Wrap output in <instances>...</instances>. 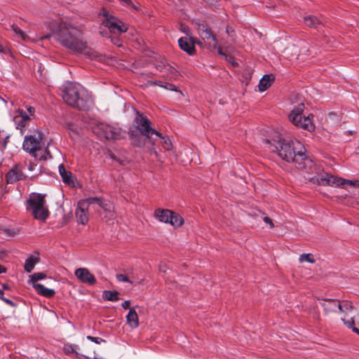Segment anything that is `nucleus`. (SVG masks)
Instances as JSON below:
<instances>
[{"label":"nucleus","mask_w":359,"mask_h":359,"mask_svg":"<svg viewBox=\"0 0 359 359\" xmlns=\"http://www.w3.org/2000/svg\"><path fill=\"white\" fill-rule=\"evenodd\" d=\"M52 32L41 39L53 36L55 41L63 47L76 53L84 54L90 59H98L100 54L89 48L84 37L83 27L72 20L59 18L49 24Z\"/></svg>","instance_id":"obj_1"},{"label":"nucleus","mask_w":359,"mask_h":359,"mask_svg":"<svg viewBox=\"0 0 359 359\" xmlns=\"http://www.w3.org/2000/svg\"><path fill=\"white\" fill-rule=\"evenodd\" d=\"M264 143L267 149L277 153L283 160L294 163L297 169L308 175L317 173L316 163L306 156L305 148L299 140L279 138L273 141L264 140Z\"/></svg>","instance_id":"obj_2"},{"label":"nucleus","mask_w":359,"mask_h":359,"mask_svg":"<svg viewBox=\"0 0 359 359\" xmlns=\"http://www.w3.org/2000/svg\"><path fill=\"white\" fill-rule=\"evenodd\" d=\"M62 98L69 106L86 109L91 101L88 91L77 83L68 82L63 86Z\"/></svg>","instance_id":"obj_3"},{"label":"nucleus","mask_w":359,"mask_h":359,"mask_svg":"<svg viewBox=\"0 0 359 359\" xmlns=\"http://www.w3.org/2000/svg\"><path fill=\"white\" fill-rule=\"evenodd\" d=\"M22 146L25 151L40 161L46 160L47 156H49V152L43 141V135L41 132L26 135Z\"/></svg>","instance_id":"obj_4"},{"label":"nucleus","mask_w":359,"mask_h":359,"mask_svg":"<svg viewBox=\"0 0 359 359\" xmlns=\"http://www.w3.org/2000/svg\"><path fill=\"white\" fill-rule=\"evenodd\" d=\"M26 209L34 219L45 222L50 212L45 196L41 194L32 193L26 201Z\"/></svg>","instance_id":"obj_5"},{"label":"nucleus","mask_w":359,"mask_h":359,"mask_svg":"<svg viewBox=\"0 0 359 359\" xmlns=\"http://www.w3.org/2000/svg\"><path fill=\"white\" fill-rule=\"evenodd\" d=\"M129 133L135 144H137L135 139L139 135H142L147 138H150V136L153 134L157 135V132L151 127L149 120L138 111L136 112V116L130 128Z\"/></svg>","instance_id":"obj_6"},{"label":"nucleus","mask_w":359,"mask_h":359,"mask_svg":"<svg viewBox=\"0 0 359 359\" xmlns=\"http://www.w3.org/2000/svg\"><path fill=\"white\" fill-rule=\"evenodd\" d=\"M307 178L313 183L322 186L328 185L342 188H348L349 187H359V180H348L328 173L320 176H308Z\"/></svg>","instance_id":"obj_7"},{"label":"nucleus","mask_w":359,"mask_h":359,"mask_svg":"<svg viewBox=\"0 0 359 359\" xmlns=\"http://www.w3.org/2000/svg\"><path fill=\"white\" fill-rule=\"evenodd\" d=\"M304 104L301 102L293 108L289 115V120L297 127L312 132L315 130V125L313 123V114L307 116H302L304 110Z\"/></svg>","instance_id":"obj_8"},{"label":"nucleus","mask_w":359,"mask_h":359,"mask_svg":"<svg viewBox=\"0 0 359 359\" xmlns=\"http://www.w3.org/2000/svg\"><path fill=\"white\" fill-rule=\"evenodd\" d=\"M93 133L100 139L118 140L123 137L121 129L114 125L99 123L93 128Z\"/></svg>","instance_id":"obj_9"},{"label":"nucleus","mask_w":359,"mask_h":359,"mask_svg":"<svg viewBox=\"0 0 359 359\" xmlns=\"http://www.w3.org/2000/svg\"><path fill=\"white\" fill-rule=\"evenodd\" d=\"M102 15L103 16L102 24L108 28L110 33L121 34L128 30V25L109 11H103Z\"/></svg>","instance_id":"obj_10"},{"label":"nucleus","mask_w":359,"mask_h":359,"mask_svg":"<svg viewBox=\"0 0 359 359\" xmlns=\"http://www.w3.org/2000/svg\"><path fill=\"white\" fill-rule=\"evenodd\" d=\"M198 32L203 41L211 40L212 42H208V46L211 51L217 49V53L219 55L228 57V55L222 51L221 46L218 44V40L215 35L212 33L211 29L205 24H200L198 26Z\"/></svg>","instance_id":"obj_11"},{"label":"nucleus","mask_w":359,"mask_h":359,"mask_svg":"<svg viewBox=\"0 0 359 359\" xmlns=\"http://www.w3.org/2000/svg\"><path fill=\"white\" fill-rule=\"evenodd\" d=\"M97 201V197L88 198L78 202L77 208L75 212L77 222L81 224H86L88 222V210L90 205Z\"/></svg>","instance_id":"obj_12"},{"label":"nucleus","mask_w":359,"mask_h":359,"mask_svg":"<svg viewBox=\"0 0 359 359\" xmlns=\"http://www.w3.org/2000/svg\"><path fill=\"white\" fill-rule=\"evenodd\" d=\"M158 220L168 223L175 228L181 226L184 223V219L180 215L169 210H158Z\"/></svg>","instance_id":"obj_13"},{"label":"nucleus","mask_w":359,"mask_h":359,"mask_svg":"<svg viewBox=\"0 0 359 359\" xmlns=\"http://www.w3.org/2000/svg\"><path fill=\"white\" fill-rule=\"evenodd\" d=\"M195 41H196V38L192 36L181 37L178 39V45L180 48L189 55H194L196 52Z\"/></svg>","instance_id":"obj_14"},{"label":"nucleus","mask_w":359,"mask_h":359,"mask_svg":"<svg viewBox=\"0 0 359 359\" xmlns=\"http://www.w3.org/2000/svg\"><path fill=\"white\" fill-rule=\"evenodd\" d=\"M74 275L79 281L88 285H93L96 283L95 276L86 268H79L76 269Z\"/></svg>","instance_id":"obj_15"},{"label":"nucleus","mask_w":359,"mask_h":359,"mask_svg":"<svg viewBox=\"0 0 359 359\" xmlns=\"http://www.w3.org/2000/svg\"><path fill=\"white\" fill-rule=\"evenodd\" d=\"M158 72L161 73L159 76L167 79H172L176 74L175 69L168 64L165 60H158Z\"/></svg>","instance_id":"obj_16"},{"label":"nucleus","mask_w":359,"mask_h":359,"mask_svg":"<svg viewBox=\"0 0 359 359\" xmlns=\"http://www.w3.org/2000/svg\"><path fill=\"white\" fill-rule=\"evenodd\" d=\"M83 357L86 359H100L96 353L94 346L88 343H83L81 352L79 353V358Z\"/></svg>","instance_id":"obj_17"},{"label":"nucleus","mask_w":359,"mask_h":359,"mask_svg":"<svg viewBox=\"0 0 359 359\" xmlns=\"http://www.w3.org/2000/svg\"><path fill=\"white\" fill-rule=\"evenodd\" d=\"M16 114L13 117V121L16 125V128H22L27 126L29 121V116L22 110L16 111Z\"/></svg>","instance_id":"obj_18"},{"label":"nucleus","mask_w":359,"mask_h":359,"mask_svg":"<svg viewBox=\"0 0 359 359\" xmlns=\"http://www.w3.org/2000/svg\"><path fill=\"white\" fill-rule=\"evenodd\" d=\"M6 177L8 183L13 184L22 180L24 178V174L21 169L16 165L7 173Z\"/></svg>","instance_id":"obj_19"},{"label":"nucleus","mask_w":359,"mask_h":359,"mask_svg":"<svg viewBox=\"0 0 359 359\" xmlns=\"http://www.w3.org/2000/svg\"><path fill=\"white\" fill-rule=\"evenodd\" d=\"M339 301L337 299H324L320 302V305L323 307L326 313H336L339 311Z\"/></svg>","instance_id":"obj_20"},{"label":"nucleus","mask_w":359,"mask_h":359,"mask_svg":"<svg viewBox=\"0 0 359 359\" xmlns=\"http://www.w3.org/2000/svg\"><path fill=\"white\" fill-rule=\"evenodd\" d=\"M33 287L35 289L38 294L48 298L53 297L55 294L54 290L47 288L40 283H34Z\"/></svg>","instance_id":"obj_21"},{"label":"nucleus","mask_w":359,"mask_h":359,"mask_svg":"<svg viewBox=\"0 0 359 359\" xmlns=\"http://www.w3.org/2000/svg\"><path fill=\"white\" fill-rule=\"evenodd\" d=\"M341 320L347 327L351 329L353 332L359 335V313L355 317V319L351 318L349 320H346L344 318H342Z\"/></svg>","instance_id":"obj_22"},{"label":"nucleus","mask_w":359,"mask_h":359,"mask_svg":"<svg viewBox=\"0 0 359 359\" xmlns=\"http://www.w3.org/2000/svg\"><path fill=\"white\" fill-rule=\"evenodd\" d=\"M127 323L132 329L137 328L139 325L138 316L135 310L130 309L128 315L126 316Z\"/></svg>","instance_id":"obj_23"},{"label":"nucleus","mask_w":359,"mask_h":359,"mask_svg":"<svg viewBox=\"0 0 359 359\" xmlns=\"http://www.w3.org/2000/svg\"><path fill=\"white\" fill-rule=\"evenodd\" d=\"M97 201H95L94 203H97L100 207H101L105 212H106V217H109V219H111L114 217V214L113 212V207L112 205L107 202L102 201L100 198H97Z\"/></svg>","instance_id":"obj_24"},{"label":"nucleus","mask_w":359,"mask_h":359,"mask_svg":"<svg viewBox=\"0 0 359 359\" xmlns=\"http://www.w3.org/2000/svg\"><path fill=\"white\" fill-rule=\"evenodd\" d=\"M274 77L272 74L264 75L259 81L258 86L259 91L263 92L267 90L271 86Z\"/></svg>","instance_id":"obj_25"},{"label":"nucleus","mask_w":359,"mask_h":359,"mask_svg":"<svg viewBox=\"0 0 359 359\" xmlns=\"http://www.w3.org/2000/svg\"><path fill=\"white\" fill-rule=\"evenodd\" d=\"M59 172L62 178V181L70 186H74V180L72 179V175L70 172L66 170L63 164L59 165Z\"/></svg>","instance_id":"obj_26"},{"label":"nucleus","mask_w":359,"mask_h":359,"mask_svg":"<svg viewBox=\"0 0 359 359\" xmlns=\"http://www.w3.org/2000/svg\"><path fill=\"white\" fill-rule=\"evenodd\" d=\"M304 23L310 27L316 29H318L322 26V22L316 16L308 15L304 18Z\"/></svg>","instance_id":"obj_27"},{"label":"nucleus","mask_w":359,"mask_h":359,"mask_svg":"<svg viewBox=\"0 0 359 359\" xmlns=\"http://www.w3.org/2000/svg\"><path fill=\"white\" fill-rule=\"evenodd\" d=\"M161 146L165 151H170L172 149V143L168 136H163L158 132V147Z\"/></svg>","instance_id":"obj_28"},{"label":"nucleus","mask_w":359,"mask_h":359,"mask_svg":"<svg viewBox=\"0 0 359 359\" xmlns=\"http://www.w3.org/2000/svg\"><path fill=\"white\" fill-rule=\"evenodd\" d=\"M353 309V303L348 300H343L341 302L339 301V311L341 313L347 315L349 312L352 311Z\"/></svg>","instance_id":"obj_29"},{"label":"nucleus","mask_w":359,"mask_h":359,"mask_svg":"<svg viewBox=\"0 0 359 359\" xmlns=\"http://www.w3.org/2000/svg\"><path fill=\"white\" fill-rule=\"evenodd\" d=\"M102 297L107 301L116 302L118 300V292L116 291L104 290Z\"/></svg>","instance_id":"obj_30"},{"label":"nucleus","mask_w":359,"mask_h":359,"mask_svg":"<svg viewBox=\"0 0 359 359\" xmlns=\"http://www.w3.org/2000/svg\"><path fill=\"white\" fill-rule=\"evenodd\" d=\"M38 263V258L35 257H30L26 259L25 263V270L29 273L34 268L35 264Z\"/></svg>","instance_id":"obj_31"},{"label":"nucleus","mask_w":359,"mask_h":359,"mask_svg":"<svg viewBox=\"0 0 359 359\" xmlns=\"http://www.w3.org/2000/svg\"><path fill=\"white\" fill-rule=\"evenodd\" d=\"M11 29L19 37L21 38L22 40L25 41H29L31 40L28 35L18 27L13 25L11 26Z\"/></svg>","instance_id":"obj_32"},{"label":"nucleus","mask_w":359,"mask_h":359,"mask_svg":"<svg viewBox=\"0 0 359 359\" xmlns=\"http://www.w3.org/2000/svg\"><path fill=\"white\" fill-rule=\"evenodd\" d=\"M64 351L66 354L69 353H75L76 356L79 358V352L78 350L79 349L77 345L74 344H65L64 346Z\"/></svg>","instance_id":"obj_33"},{"label":"nucleus","mask_w":359,"mask_h":359,"mask_svg":"<svg viewBox=\"0 0 359 359\" xmlns=\"http://www.w3.org/2000/svg\"><path fill=\"white\" fill-rule=\"evenodd\" d=\"M158 87L163 88L168 90L178 91L177 87L175 85L168 82L158 81ZM179 92L181 93L180 90H179Z\"/></svg>","instance_id":"obj_34"},{"label":"nucleus","mask_w":359,"mask_h":359,"mask_svg":"<svg viewBox=\"0 0 359 359\" xmlns=\"http://www.w3.org/2000/svg\"><path fill=\"white\" fill-rule=\"evenodd\" d=\"M46 277V275L42 272L34 273L32 276H30L29 283H32L33 285L36 283V281L44 279Z\"/></svg>","instance_id":"obj_35"},{"label":"nucleus","mask_w":359,"mask_h":359,"mask_svg":"<svg viewBox=\"0 0 359 359\" xmlns=\"http://www.w3.org/2000/svg\"><path fill=\"white\" fill-rule=\"evenodd\" d=\"M299 260L300 262H308L310 263H313L315 262L311 254H302L300 255Z\"/></svg>","instance_id":"obj_36"},{"label":"nucleus","mask_w":359,"mask_h":359,"mask_svg":"<svg viewBox=\"0 0 359 359\" xmlns=\"http://www.w3.org/2000/svg\"><path fill=\"white\" fill-rule=\"evenodd\" d=\"M226 34L231 37V41L233 42H234L235 39H234V36H235V31L234 29L230 27V26H227L226 28Z\"/></svg>","instance_id":"obj_37"},{"label":"nucleus","mask_w":359,"mask_h":359,"mask_svg":"<svg viewBox=\"0 0 359 359\" xmlns=\"http://www.w3.org/2000/svg\"><path fill=\"white\" fill-rule=\"evenodd\" d=\"M86 339L91 341H93L94 343H95L97 344H100L101 342H105V340H104L100 337H91V336H88L86 337Z\"/></svg>","instance_id":"obj_38"},{"label":"nucleus","mask_w":359,"mask_h":359,"mask_svg":"<svg viewBox=\"0 0 359 359\" xmlns=\"http://www.w3.org/2000/svg\"><path fill=\"white\" fill-rule=\"evenodd\" d=\"M180 31L186 34L187 36L189 35L190 29L189 27L184 24L180 25Z\"/></svg>","instance_id":"obj_39"},{"label":"nucleus","mask_w":359,"mask_h":359,"mask_svg":"<svg viewBox=\"0 0 359 359\" xmlns=\"http://www.w3.org/2000/svg\"><path fill=\"white\" fill-rule=\"evenodd\" d=\"M116 278L118 281L130 282V281L128 280V277L123 274H118L116 276Z\"/></svg>","instance_id":"obj_40"},{"label":"nucleus","mask_w":359,"mask_h":359,"mask_svg":"<svg viewBox=\"0 0 359 359\" xmlns=\"http://www.w3.org/2000/svg\"><path fill=\"white\" fill-rule=\"evenodd\" d=\"M263 220L264 221L265 223L268 224L271 228H273L274 227V224L273 223V221L272 219L269 217H264L263 218Z\"/></svg>","instance_id":"obj_41"},{"label":"nucleus","mask_w":359,"mask_h":359,"mask_svg":"<svg viewBox=\"0 0 359 359\" xmlns=\"http://www.w3.org/2000/svg\"><path fill=\"white\" fill-rule=\"evenodd\" d=\"M130 305V302L129 301H125L122 303V307L124 308L125 309L129 308Z\"/></svg>","instance_id":"obj_42"},{"label":"nucleus","mask_w":359,"mask_h":359,"mask_svg":"<svg viewBox=\"0 0 359 359\" xmlns=\"http://www.w3.org/2000/svg\"><path fill=\"white\" fill-rule=\"evenodd\" d=\"M27 111H29V113L30 114V115H34V112H35V109L32 107H27Z\"/></svg>","instance_id":"obj_43"},{"label":"nucleus","mask_w":359,"mask_h":359,"mask_svg":"<svg viewBox=\"0 0 359 359\" xmlns=\"http://www.w3.org/2000/svg\"><path fill=\"white\" fill-rule=\"evenodd\" d=\"M1 299L6 302L9 305H13V303L11 300L8 299H6V298H4V297H1Z\"/></svg>","instance_id":"obj_44"},{"label":"nucleus","mask_w":359,"mask_h":359,"mask_svg":"<svg viewBox=\"0 0 359 359\" xmlns=\"http://www.w3.org/2000/svg\"><path fill=\"white\" fill-rule=\"evenodd\" d=\"M111 41L114 43V44H116L117 46H120L121 45L119 44V39H111Z\"/></svg>","instance_id":"obj_45"},{"label":"nucleus","mask_w":359,"mask_h":359,"mask_svg":"<svg viewBox=\"0 0 359 359\" xmlns=\"http://www.w3.org/2000/svg\"><path fill=\"white\" fill-rule=\"evenodd\" d=\"M36 165L31 163L29 165V170H34V167H36Z\"/></svg>","instance_id":"obj_46"},{"label":"nucleus","mask_w":359,"mask_h":359,"mask_svg":"<svg viewBox=\"0 0 359 359\" xmlns=\"http://www.w3.org/2000/svg\"><path fill=\"white\" fill-rule=\"evenodd\" d=\"M123 2H125L128 6L132 5V2L130 0H123Z\"/></svg>","instance_id":"obj_47"},{"label":"nucleus","mask_w":359,"mask_h":359,"mask_svg":"<svg viewBox=\"0 0 359 359\" xmlns=\"http://www.w3.org/2000/svg\"><path fill=\"white\" fill-rule=\"evenodd\" d=\"M4 272H6L5 267L0 266V273H4Z\"/></svg>","instance_id":"obj_48"},{"label":"nucleus","mask_w":359,"mask_h":359,"mask_svg":"<svg viewBox=\"0 0 359 359\" xmlns=\"http://www.w3.org/2000/svg\"><path fill=\"white\" fill-rule=\"evenodd\" d=\"M195 44H198L200 46H202L203 43L196 39V41H195Z\"/></svg>","instance_id":"obj_49"},{"label":"nucleus","mask_w":359,"mask_h":359,"mask_svg":"<svg viewBox=\"0 0 359 359\" xmlns=\"http://www.w3.org/2000/svg\"><path fill=\"white\" fill-rule=\"evenodd\" d=\"M158 269H159L160 271H161V270H162L163 272H165V270H164V269H163V268L161 266V265L158 266Z\"/></svg>","instance_id":"obj_50"},{"label":"nucleus","mask_w":359,"mask_h":359,"mask_svg":"<svg viewBox=\"0 0 359 359\" xmlns=\"http://www.w3.org/2000/svg\"><path fill=\"white\" fill-rule=\"evenodd\" d=\"M4 51V48L3 46L0 44V52H3Z\"/></svg>","instance_id":"obj_51"},{"label":"nucleus","mask_w":359,"mask_h":359,"mask_svg":"<svg viewBox=\"0 0 359 359\" xmlns=\"http://www.w3.org/2000/svg\"><path fill=\"white\" fill-rule=\"evenodd\" d=\"M130 6H133V8H134L135 9H136V10L137 9V8L136 7V6L133 5V4H132V5H130Z\"/></svg>","instance_id":"obj_52"},{"label":"nucleus","mask_w":359,"mask_h":359,"mask_svg":"<svg viewBox=\"0 0 359 359\" xmlns=\"http://www.w3.org/2000/svg\"><path fill=\"white\" fill-rule=\"evenodd\" d=\"M3 294V292L0 290V297L1 298V295Z\"/></svg>","instance_id":"obj_53"},{"label":"nucleus","mask_w":359,"mask_h":359,"mask_svg":"<svg viewBox=\"0 0 359 359\" xmlns=\"http://www.w3.org/2000/svg\"><path fill=\"white\" fill-rule=\"evenodd\" d=\"M154 215H155V216H156V215H157V210H156L154 211Z\"/></svg>","instance_id":"obj_54"}]
</instances>
